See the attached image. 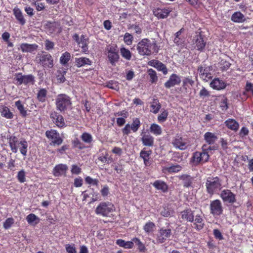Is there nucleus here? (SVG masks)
Returning a JSON list of instances; mask_svg holds the SVG:
<instances>
[{
  "instance_id": "nucleus-56",
  "label": "nucleus",
  "mask_w": 253,
  "mask_h": 253,
  "mask_svg": "<svg viewBox=\"0 0 253 253\" xmlns=\"http://www.w3.org/2000/svg\"><path fill=\"white\" fill-rule=\"evenodd\" d=\"M152 151L151 150H146L145 148H144L140 152V157L144 159H148L150 158V155L152 154Z\"/></svg>"
},
{
  "instance_id": "nucleus-23",
  "label": "nucleus",
  "mask_w": 253,
  "mask_h": 253,
  "mask_svg": "<svg viewBox=\"0 0 253 253\" xmlns=\"http://www.w3.org/2000/svg\"><path fill=\"white\" fill-rule=\"evenodd\" d=\"M204 139L208 146H213L218 137L215 133L208 131L204 135Z\"/></svg>"
},
{
  "instance_id": "nucleus-4",
  "label": "nucleus",
  "mask_w": 253,
  "mask_h": 253,
  "mask_svg": "<svg viewBox=\"0 0 253 253\" xmlns=\"http://www.w3.org/2000/svg\"><path fill=\"white\" fill-rule=\"evenodd\" d=\"M71 98L66 94H59L55 99L57 110L60 112H65L69 109L72 106Z\"/></svg>"
},
{
  "instance_id": "nucleus-49",
  "label": "nucleus",
  "mask_w": 253,
  "mask_h": 253,
  "mask_svg": "<svg viewBox=\"0 0 253 253\" xmlns=\"http://www.w3.org/2000/svg\"><path fill=\"white\" fill-rule=\"evenodd\" d=\"M132 241L137 246L138 250L140 252L144 253L146 251L144 244L138 238L135 237L132 239Z\"/></svg>"
},
{
  "instance_id": "nucleus-62",
  "label": "nucleus",
  "mask_w": 253,
  "mask_h": 253,
  "mask_svg": "<svg viewBox=\"0 0 253 253\" xmlns=\"http://www.w3.org/2000/svg\"><path fill=\"white\" fill-rule=\"evenodd\" d=\"M73 144L74 147L77 148L80 150H82L86 148L85 145L78 138H76L73 141Z\"/></svg>"
},
{
  "instance_id": "nucleus-58",
  "label": "nucleus",
  "mask_w": 253,
  "mask_h": 253,
  "mask_svg": "<svg viewBox=\"0 0 253 253\" xmlns=\"http://www.w3.org/2000/svg\"><path fill=\"white\" fill-rule=\"evenodd\" d=\"M133 37L128 33H126L124 37V42L127 45H130L132 43Z\"/></svg>"
},
{
  "instance_id": "nucleus-9",
  "label": "nucleus",
  "mask_w": 253,
  "mask_h": 253,
  "mask_svg": "<svg viewBox=\"0 0 253 253\" xmlns=\"http://www.w3.org/2000/svg\"><path fill=\"white\" fill-rule=\"evenodd\" d=\"M140 119L137 118L133 119L132 123L130 125L127 124L122 129V132L124 135H128L131 130L133 132H136L141 126Z\"/></svg>"
},
{
  "instance_id": "nucleus-22",
  "label": "nucleus",
  "mask_w": 253,
  "mask_h": 253,
  "mask_svg": "<svg viewBox=\"0 0 253 253\" xmlns=\"http://www.w3.org/2000/svg\"><path fill=\"white\" fill-rule=\"evenodd\" d=\"M7 138L8 140V143L11 151L16 153L18 151L17 144H19L18 138L13 135H7Z\"/></svg>"
},
{
  "instance_id": "nucleus-40",
  "label": "nucleus",
  "mask_w": 253,
  "mask_h": 253,
  "mask_svg": "<svg viewBox=\"0 0 253 253\" xmlns=\"http://www.w3.org/2000/svg\"><path fill=\"white\" fill-rule=\"evenodd\" d=\"M47 90L45 88H41L37 93V99L39 102H44L46 100Z\"/></svg>"
},
{
  "instance_id": "nucleus-20",
  "label": "nucleus",
  "mask_w": 253,
  "mask_h": 253,
  "mask_svg": "<svg viewBox=\"0 0 253 253\" xmlns=\"http://www.w3.org/2000/svg\"><path fill=\"white\" fill-rule=\"evenodd\" d=\"M181 83V78L176 74H172L169 80L165 83L164 85L167 88H170L176 85H179Z\"/></svg>"
},
{
  "instance_id": "nucleus-33",
  "label": "nucleus",
  "mask_w": 253,
  "mask_h": 253,
  "mask_svg": "<svg viewBox=\"0 0 253 253\" xmlns=\"http://www.w3.org/2000/svg\"><path fill=\"white\" fill-rule=\"evenodd\" d=\"M151 65L156 68L158 71H162L164 75L168 74L166 66L158 60H153Z\"/></svg>"
},
{
  "instance_id": "nucleus-19",
  "label": "nucleus",
  "mask_w": 253,
  "mask_h": 253,
  "mask_svg": "<svg viewBox=\"0 0 253 253\" xmlns=\"http://www.w3.org/2000/svg\"><path fill=\"white\" fill-rule=\"evenodd\" d=\"M50 117L53 123H54L58 127H62L65 126L64 119L63 116L59 113L54 111L50 114Z\"/></svg>"
},
{
  "instance_id": "nucleus-61",
  "label": "nucleus",
  "mask_w": 253,
  "mask_h": 253,
  "mask_svg": "<svg viewBox=\"0 0 253 253\" xmlns=\"http://www.w3.org/2000/svg\"><path fill=\"white\" fill-rule=\"evenodd\" d=\"M14 220L12 217H9L7 218L3 222V226L5 229H8L11 227L12 225L14 223Z\"/></svg>"
},
{
  "instance_id": "nucleus-43",
  "label": "nucleus",
  "mask_w": 253,
  "mask_h": 253,
  "mask_svg": "<svg viewBox=\"0 0 253 253\" xmlns=\"http://www.w3.org/2000/svg\"><path fill=\"white\" fill-rule=\"evenodd\" d=\"M1 115L7 119H11L13 118L14 115L10 111V109L6 106H3L0 110Z\"/></svg>"
},
{
  "instance_id": "nucleus-21",
  "label": "nucleus",
  "mask_w": 253,
  "mask_h": 253,
  "mask_svg": "<svg viewBox=\"0 0 253 253\" xmlns=\"http://www.w3.org/2000/svg\"><path fill=\"white\" fill-rule=\"evenodd\" d=\"M210 87L212 89L220 90L224 89L226 86V84L222 80L218 78H214L210 84Z\"/></svg>"
},
{
  "instance_id": "nucleus-25",
  "label": "nucleus",
  "mask_w": 253,
  "mask_h": 253,
  "mask_svg": "<svg viewBox=\"0 0 253 253\" xmlns=\"http://www.w3.org/2000/svg\"><path fill=\"white\" fill-rule=\"evenodd\" d=\"M67 169L68 167L67 165L62 164H58L53 169V174L56 177L60 176L66 173Z\"/></svg>"
},
{
  "instance_id": "nucleus-3",
  "label": "nucleus",
  "mask_w": 253,
  "mask_h": 253,
  "mask_svg": "<svg viewBox=\"0 0 253 253\" xmlns=\"http://www.w3.org/2000/svg\"><path fill=\"white\" fill-rule=\"evenodd\" d=\"M205 186L207 193L212 196L221 190L222 180L217 176L208 177L205 182Z\"/></svg>"
},
{
  "instance_id": "nucleus-41",
  "label": "nucleus",
  "mask_w": 253,
  "mask_h": 253,
  "mask_svg": "<svg viewBox=\"0 0 253 253\" xmlns=\"http://www.w3.org/2000/svg\"><path fill=\"white\" fill-rule=\"evenodd\" d=\"M19 145L20 146L19 150L21 154L23 156H26L27 155L28 146L27 141L25 139H23L19 141Z\"/></svg>"
},
{
  "instance_id": "nucleus-8",
  "label": "nucleus",
  "mask_w": 253,
  "mask_h": 253,
  "mask_svg": "<svg viewBox=\"0 0 253 253\" xmlns=\"http://www.w3.org/2000/svg\"><path fill=\"white\" fill-rule=\"evenodd\" d=\"M219 196L225 203L233 204L236 202V195L228 189L221 190Z\"/></svg>"
},
{
  "instance_id": "nucleus-54",
  "label": "nucleus",
  "mask_w": 253,
  "mask_h": 253,
  "mask_svg": "<svg viewBox=\"0 0 253 253\" xmlns=\"http://www.w3.org/2000/svg\"><path fill=\"white\" fill-rule=\"evenodd\" d=\"M106 86L108 88L118 90L119 89V84L118 82L116 81L111 80L107 83Z\"/></svg>"
},
{
  "instance_id": "nucleus-31",
  "label": "nucleus",
  "mask_w": 253,
  "mask_h": 253,
  "mask_svg": "<svg viewBox=\"0 0 253 253\" xmlns=\"http://www.w3.org/2000/svg\"><path fill=\"white\" fill-rule=\"evenodd\" d=\"M224 124L228 128L235 131H237L239 128V123L233 119H227L225 121Z\"/></svg>"
},
{
  "instance_id": "nucleus-60",
  "label": "nucleus",
  "mask_w": 253,
  "mask_h": 253,
  "mask_svg": "<svg viewBox=\"0 0 253 253\" xmlns=\"http://www.w3.org/2000/svg\"><path fill=\"white\" fill-rule=\"evenodd\" d=\"M85 181L88 184L96 186H98L99 180L97 179H93L89 176H87L85 178Z\"/></svg>"
},
{
  "instance_id": "nucleus-34",
  "label": "nucleus",
  "mask_w": 253,
  "mask_h": 253,
  "mask_svg": "<svg viewBox=\"0 0 253 253\" xmlns=\"http://www.w3.org/2000/svg\"><path fill=\"white\" fill-rule=\"evenodd\" d=\"M231 20L235 23H243L246 21L245 16L240 11L234 12L231 16Z\"/></svg>"
},
{
  "instance_id": "nucleus-26",
  "label": "nucleus",
  "mask_w": 253,
  "mask_h": 253,
  "mask_svg": "<svg viewBox=\"0 0 253 253\" xmlns=\"http://www.w3.org/2000/svg\"><path fill=\"white\" fill-rule=\"evenodd\" d=\"M38 45L36 44H29L28 43H22L20 45V48L23 52H32L36 50Z\"/></svg>"
},
{
  "instance_id": "nucleus-35",
  "label": "nucleus",
  "mask_w": 253,
  "mask_h": 253,
  "mask_svg": "<svg viewBox=\"0 0 253 253\" xmlns=\"http://www.w3.org/2000/svg\"><path fill=\"white\" fill-rule=\"evenodd\" d=\"M75 63L77 67L80 68L85 65H90L92 61L88 58L82 57L75 58Z\"/></svg>"
},
{
  "instance_id": "nucleus-13",
  "label": "nucleus",
  "mask_w": 253,
  "mask_h": 253,
  "mask_svg": "<svg viewBox=\"0 0 253 253\" xmlns=\"http://www.w3.org/2000/svg\"><path fill=\"white\" fill-rule=\"evenodd\" d=\"M46 136L51 141V144L53 145H60L63 142L62 138L56 130L51 129L45 132Z\"/></svg>"
},
{
  "instance_id": "nucleus-39",
  "label": "nucleus",
  "mask_w": 253,
  "mask_h": 253,
  "mask_svg": "<svg viewBox=\"0 0 253 253\" xmlns=\"http://www.w3.org/2000/svg\"><path fill=\"white\" fill-rule=\"evenodd\" d=\"M181 169V167L178 165H176L164 167L163 169V171L164 173H176L180 171Z\"/></svg>"
},
{
  "instance_id": "nucleus-28",
  "label": "nucleus",
  "mask_w": 253,
  "mask_h": 253,
  "mask_svg": "<svg viewBox=\"0 0 253 253\" xmlns=\"http://www.w3.org/2000/svg\"><path fill=\"white\" fill-rule=\"evenodd\" d=\"M13 14L20 24L24 25L26 23V20L24 17L21 10L17 6L13 9Z\"/></svg>"
},
{
  "instance_id": "nucleus-5",
  "label": "nucleus",
  "mask_w": 253,
  "mask_h": 253,
  "mask_svg": "<svg viewBox=\"0 0 253 253\" xmlns=\"http://www.w3.org/2000/svg\"><path fill=\"white\" fill-rule=\"evenodd\" d=\"M14 83L17 85L22 84L33 85L35 83V77L32 74L23 75L22 73H17L14 75Z\"/></svg>"
},
{
  "instance_id": "nucleus-53",
  "label": "nucleus",
  "mask_w": 253,
  "mask_h": 253,
  "mask_svg": "<svg viewBox=\"0 0 253 253\" xmlns=\"http://www.w3.org/2000/svg\"><path fill=\"white\" fill-rule=\"evenodd\" d=\"M148 75L150 78V82L151 83H155L158 81V77L157 73L153 69H149L148 70Z\"/></svg>"
},
{
  "instance_id": "nucleus-14",
  "label": "nucleus",
  "mask_w": 253,
  "mask_h": 253,
  "mask_svg": "<svg viewBox=\"0 0 253 253\" xmlns=\"http://www.w3.org/2000/svg\"><path fill=\"white\" fill-rule=\"evenodd\" d=\"M73 39L82 48V51L83 53L86 54L88 52V39L85 38L84 35H82L80 38L77 34H75L73 36Z\"/></svg>"
},
{
  "instance_id": "nucleus-51",
  "label": "nucleus",
  "mask_w": 253,
  "mask_h": 253,
  "mask_svg": "<svg viewBox=\"0 0 253 253\" xmlns=\"http://www.w3.org/2000/svg\"><path fill=\"white\" fill-rule=\"evenodd\" d=\"M173 212V211L171 208L167 206H164L160 212V214L164 217H168L171 216Z\"/></svg>"
},
{
  "instance_id": "nucleus-44",
  "label": "nucleus",
  "mask_w": 253,
  "mask_h": 253,
  "mask_svg": "<svg viewBox=\"0 0 253 253\" xmlns=\"http://www.w3.org/2000/svg\"><path fill=\"white\" fill-rule=\"evenodd\" d=\"M219 97L221 98L219 103V107L221 110L224 112L226 111L229 108L227 97L224 95L219 96Z\"/></svg>"
},
{
  "instance_id": "nucleus-7",
  "label": "nucleus",
  "mask_w": 253,
  "mask_h": 253,
  "mask_svg": "<svg viewBox=\"0 0 253 253\" xmlns=\"http://www.w3.org/2000/svg\"><path fill=\"white\" fill-rule=\"evenodd\" d=\"M210 209V213L214 217L220 216L223 213V209L222 204L218 199L211 202Z\"/></svg>"
},
{
  "instance_id": "nucleus-32",
  "label": "nucleus",
  "mask_w": 253,
  "mask_h": 253,
  "mask_svg": "<svg viewBox=\"0 0 253 253\" xmlns=\"http://www.w3.org/2000/svg\"><path fill=\"white\" fill-rule=\"evenodd\" d=\"M178 178L180 180L182 181L183 186L186 188L191 186L193 181V178L187 174L179 175Z\"/></svg>"
},
{
  "instance_id": "nucleus-63",
  "label": "nucleus",
  "mask_w": 253,
  "mask_h": 253,
  "mask_svg": "<svg viewBox=\"0 0 253 253\" xmlns=\"http://www.w3.org/2000/svg\"><path fill=\"white\" fill-rule=\"evenodd\" d=\"M17 178L20 183H24L25 182V172L23 169L21 170L18 172Z\"/></svg>"
},
{
  "instance_id": "nucleus-6",
  "label": "nucleus",
  "mask_w": 253,
  "mask_h": 253,
  "mask_svg": "<svg viewBox=\"0 0 253 253\" xmlns=\"http://www.w3.org/2000/svg\"><path fill=\"white\" fill-rule=\"evenodd\" d=\"M114 206L110 202H101L95 209L97 214L108 216L109 214L114 211Z\"/></svg>"
},
{
  "instance_id": "nucleus-55",
  "label": "nucleus",
  "mask_w": 253,
  "mask_h": 253,
  "mask_svg": "<svg viewBox=\"0 0 253 253\" xmlns=\"http://www.w3.org/2000/svg\"><path fill=\"white\" fill-rule=\"evenodd\" d=\"M81 138L82 140L86 143H90L92 141V137L91 135L87 132H84Z\"/></svg>"
},
{
  "instance_id": "nucleus-27",
  "label": "nucleus",
  "mask_w": 253,
  "mask_h": 253,
  "mask_svg": "<svg viewBox=\"0 0 253 253\" xmlns=\"http://www.w3.org/2000/svg\"><path fill=\"white\" fill-rule=\"evenodd\" d=\"M184 31V29L181 28L180 30L175 34V37L173 40L174 42L176 45L181 47L184 46L185 38L181 36V34Z\"/></svg>"
},
{
  "instance_id": "nucleus-24",
  "label": "nucleus",
  "mask_w": 253,
  "mask_h": 253,
  "mask_svg": "<svg viewBox=\"0 0 253 253\" xmlns=\"http://www.w3.org/2000/svg\"><path fill=\"white\" fill-rule=\"evenodd\" d=\"M181 218L188 222L194 221V211L191 209H186L180 212Z\"/></svg>"
},
{
  "instance_id": "nucleus-50",
  "label": "nucleus",
  "mask_w": 253,
  "mask_h": 253,
  "mask_svg": "<svg viewBox=\"0 0 253 253\" xmlns=\"http://www.w3.org/2000/svg\"><path fill=\"white\" fill-rule=\"evenodd\" d=\"M155 228V223L151 221H148L144 225L143 230L146 233L149 234L154 231Z\"/></svg>"
},
{
  "instance_id": "nucleus-18",
  "label": "nucleus",
  "mask_w": 253,
  "mask_h": 253,
  "mask_svg": "<svg viewBox=\"0 0 253 253\" xmlns=\"http://www.w3.org/2000/svg\"><path fill=\"white\" fill-rule=\"evenodd\" d=\"M200 77L205 81H208L212 78V75L210 73V67L200 66L198 68Z\"/></svg>"
},
{
  "instance_id": "nucleus-12",
  "label": "nucleus",
  "mask_w": 253,
  "mask_h": 253,
  "mask_svg": "<svg viewBox=\"0 0 253 253\" xmlns=\"http://www.w3.org/2000/svg\"><path fill=\"white\" fill-rule=\"evenodd\" d=\"M172 234L170 228H165L162 227L158 230L156 240L158 243L162 244L165 242L167 240L170 238Z\"/></svg>"
},
{
  "instance_id": "nucleus-11",
  "label": "nucleus",
  "mask_w": 253,
  "mask_h": 253,
  "mask_svg": "<svg viewBox=\"0 0 253 253\" xmlns=\"http://www.w3.org/2000/svg\"><path fill=\"white\" fill-rule=\"evenodd\" d=\"M172 144L176 149L184 150L188 147L187 139L182 137L181 134H177L174 137Z\"/></svg>"
},
{
  "instance_id": "nucleus-64",
  "label": "nucleus",
  "mask_w": 253,
  "mask_h": 253,
  "mask_svg": "<svg viewBox=\"0 0 253 253\" xmlns=\"http://www.w3.org/2000/svg\"><path fill=\"white\" fill-rule=\"evenodd\" d=\"M66 250L68 253H77L76 248L74 244H67L66 245Z\"/></svg>"
},
{
  "instance_id": "nucleus-16",
  "label": "nucleus",
  "mask_w": 253,
  "mask_h": 253,
  "mask_svg": "<svg viewBox=\"0 0 253 253\" xmlns=\"http://www.w3.org/2000/svg\"><path fill=\"white\" fill-rule=\"evenodd\" d=\"M39 63L44 68L50 69L54 65L53 58L49 53L41 55L39 57Z\"/></svg>"
},
{
  "instance_id": "nucleus-17",
  "label": "nucleus",
  "mask_w": 253,
  "mask_h": 253,
  "mask_svg": "<svg viewBox=\"0 0 253 253\" xmlns=\"http://www.w3.org/2000/svg\"><path fill=\"white\" fill-rule=\"evenodd\" d=\"M153 15L158 19H165L168 17L171 10L169 8L156 7L152 10Z\"/></svg>"
},
{
  "instance_id": "nucleus-59",
  "label": "nucleus",
  "mask_w": 253,
  "mask_h": 253,
  "mask_svg": "<svg viewBox=\"0 0 253 253\" xmlns=\"http://www.w3.org/2000/svg\"><path fill=\"white\" fill-rule=\"evenodd\" d=\"M169 113L167 110H164L158 116V120L160 123H163L165 122L168 116Z\"/></svg>"
},
{
  "instance_id": "nucleus-37",
  "label": "nucleus",
  "mask_w": 253,
  "mask_h": 253,
  "mask_svg": "<svg viewBox=\"0 0 253 253\" xmlns=\"http://www.w3.org/2000/svg\"><path fill=\"white\" fill-rule=\"evenodd\" d=\"M67 69L63 68H59L57 71L56 79L58 83H63L65 82L66 79L65 75L67 73Z\"/></svg>"
},
{
  "instance_id": "nucleus-38",
  "label": "nucleus",
  "mask_w": 253,
  "mask_h": 253,
  "mask_svg": "<svg viewBox=\"0 0 253 253\" xmlns=\"http://www.w3.org/2000/svg\"><path fill=\"white\" fill-rule=\"evenodd\" d=\"M26 220L29 224L36 225L40 222V219L34 213H30L26 216Z\"/></svg>"
},
{
  "instance_id": "nucleus-30",
  "label": "nucleus",
  "mask_w": 253,
  "mask_h": 253,
  "mask_svg": "<svg viewBox=\"0 0 253 253\" xmlns=\"http://www.w3.org/2000/svg\"><path fill=\"white\" fill-rule=\"evenodd\" d=\"M152 185L156 189L161 190L164 193L167 192L168 190V185L164 181L161 180H155Z\"/></svg>"
},
{
  "instance_id": "nucleus-46",
  "label": "nucleus",
  "mask_w": 253,
  "mask_h": 253,
  "mask_svg": "<svg viewBox=\"0 0 253 253\" xmlns=\"http://www.w3.org/2000/svg\"><path fill=\"white\" fill-rule=\"evenodd\" d=\"M218 66L222 71H227L231 66V64L229 61L222 59L220 60L218 64Z\"/></svg>"
},
{
  "instance_id": "nucleus-10",
  "label": "nucleus",
  "mask_w": 253,
  "mask_h": 253,
  "mask_svg": "<svg viewBox=\"0 0 253 253\" xmlns=\"http://www.w3.org/2000/svg\"><path fill=\"white\" fill-rule=\"evenodd\" d=\"M194 47L198 50L203 51L206 45V42L204 40V36L201 32L196 33V35L193 37L192 40Z\"/></svg>"
},
{
  "instance_id": "nucleus-45",
  "label": "nucleus",
  "mask_w": 253,
  "mask_h": 253,
  "mask_svg": "<svg viewBox=\"0 0 253 253\" xmlns=\"http://www.w3.org/2000/svg\"><path fill=\"white\" fill-rule=\"evenodd\" d=\"M15 105L19 110V113L22 117H26L27 115V111L25 109L24 105L22 104L21 100H18L15 102Z\"/></svg>"
},
{
  "instance_id": "nucleus-48",
  "label": "nucleus",
  "mask_w": 253,
  "mask_h": 253,
  "mask_svg": "<svg viewBox=\"0 0 253 253\" xmlns=\"http://www.w3.org/2000/svg\"><path fill=\"white\" fill-rule=\"evenodd\" d=\"M71 54L66 51L63 53L60 58V63L64 66L67 65L68 62L71 59Z\"/></svg>"
},
{
  "instance_id": "nucleus-36",
  "label": "nucleus",
  "mask_w": 253,
  "mask_h": 253,
  "mask_svg": "<svg viewBox=\"0 0 253 253\" xmlns=\"http://www.w3.org/2000/svg\"><path fill=\"white\" fill-rule=\"evenodd\" d=\"M194 224L195 228L198 231L204 228L205 225L204 220L200 215H196L195 218H194Z\"/></svg>"
},
{
  "instance_id": "nucleus-15",
  "label": "nucleus",
  "mask_w": 253,
  "mask_h": 253,
  "mask_svg": "<svg viewBox=\"0 0 253 253\" xmlns=\"http://www.w3.org/2000/svg\"><path fill=\"white\" fill-rule=\"evenodd\" d=\"M107 58L112 66H115L120 59L118 52L115 47L111 46L107 49Z\"/></svg>"
},
{
  "instance_id": "nucleus-42",
  "label": "nucleus",
  "mask_w": 253,
  "mask_h": 253,
  "mask_svg": "<svg viewBox=\"0 0 253 253\" xmlns=\"http://www.w3.org/2000/svg\"><path fill=\"white\" fill-rule=\"evenodd\" d=\"M150 107L152 109L151 111L154 114H157L161 108V104L157 98H154L151 103Z\"/></svg>"
},
{
  "instance_id": "nucleus-1",
  "label": "nucleus",
  "mask_w": 253,
  "mask_h": 253,
  "mask_svg": "<svg viewBox=\"0 0 253 253\" xmlns=\"http://www.w3.org/2000/svg\"><path fill=\"white\" fill-rule=\"evenodd\" d=\"M137 50L141 55H150L157 53L159 48L156 41L151 42L148 39H143L138 43Z\"/></svg>"
},
{
  "instance_id": "nucleus-2",
  "label": "nucleus",
  "mask_w": 253,
  "mask_h": 253,
  "mask_svg": "<svg viewBox=\"0 0 253 253\" xmlns=\"http://www.w3.org/2000/svg\"><path fill=\"white\" fill-rule=\"evenodd\" d=\"M217 146H208L207 144H203L202 146V151H196L193 154L191 160L196 165L201 163L207 162L210 158L209 152L217 149Z\"/></svg>"
},
{
  "instance_id": "nucleus-47",
  "label": "nucleus",
  "mask_w": 253,
  "mask_h": 253,
  "mask_svg": "<svg viewBox=\"0 0 253 253\" xmlns=\"http://www.w3.org/2000/svg\"><path fill=\"white\" fill-rule=\"evenodd\" d=\"M150 131L154 135H160L162 133V128L156 124H152L150 127Z\"/></svg>"
},
{
  "instance_id": "nucleus-57",
  "label": "nucleus",
  "mask_w": 253,
  "mask_h": 253,
  "mask_svg": "<svg viewBox=\"0 0 253 253\" xmlns=\"http://www.w3.org/2000/svg\"><path fill=\"white\" fill-rule=\"evenodd\" d=\"M98 159L99 161H101L102 163L104 164H109L111 163L113 159L111 157H109V155L108 153H106L105 155L100 156Z\"/></svg>"
},
{
  "instance_id": "nucleus-29",
  "label": "nucleus",
  "mask_w": 253,
  "mask_h": 253,
  "mask_svg": "<svg viewBox=\"0 0 253 253\" xmlns=\"http://www.w3.org/2000/svg\"><path fill=\"white\" fill-rule=\"evenodd\" d=\"M141 141L143 145L152 147L154 145V138L150 134H144L141 137Z\"/></svg>"
},
{
  "instance_id": "nucleus-52",
  "label": "nucleus",
  "mask_w": 253,
  "mask_h": 253,
  "mask_svg": "<svg viewBox=\"0 0 253 253\" xmlns=\"http://www.w3.org/2000/svg\"><path fill=\"white\" fill-rule=\"evenodd\" d=\"M120 53L122 56L127 60H130L131 58V53L128 49L125 47H122L120 48Z\"/></svg>"
}]
</instances>
